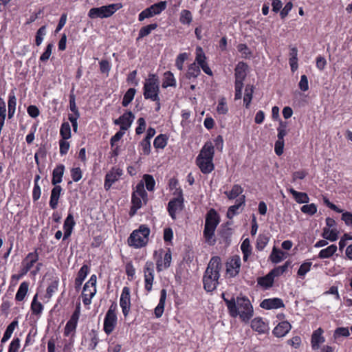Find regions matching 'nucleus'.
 <instances>
[{"instance_id": "f257e3e1", "label": "nucleus", "mask_w": 352, "mask_h": 352, "mask_svg": "<svg viewBox=\"0 0 352 352\" xmlns=\"http://www.w3.org/2000/svg\"><path fill=\"white\" fill-rule=\"evenodd\" d=\"M225 302L230 315L236 318L239 316L245 322L253 316V307L247 297H237L236 299L232 297L231 299H225Z\"/></svg>"}, {"instance_id": "f03ea898", "label": "nucleus", "mask_w": 352, "mask_h": 352, "mask_svg": "<svg viewBox=\"0 0 352 352\" xmlns=\"http://www.w3.org/2000/svg\"><path fill=\"white\" fill-rule=\"evenodd\" d=\"M221 267L219 256H215L210 258L203 276L204 288L207 292H213L218 286Z\"/></svg>"}, {"instance_id": "7ed1b4c3", "label": "nucleus", "mask_w": 352, "mask_h": 352, "mask_svg": "<svg viewBox=\"0 0 352 352\" xmlns=\"http://www.w3.org/2000/svg\"><path fill=\"white\" fill-rule=\"evenodd\" d=\"M214 154V146L211 142H207L201 148L196 158V164L204 174L210 173L214 168L212 162Z\"/></svg>"}, {"instance_id": "20e7f679", "label": "nucleus", "mask_w": 352, "mask_h": 352, "mask_svg": "<svg viewBox=\"0 0 352 352\" xmlns=\"http://www.w3.org/2000/svg\"><path fill=\"white\" fill-rule=\"evenodd\" d=\"M219 223V217L214 209H210L206 214L204 230V237L206 242L210 245L216 243L214 232Z\"/></svg>"}, {"instance_id": "39448f33", "label": "nucleus", "mask_w": 352, "mask_h": 352, "mask_svg": "<svg viewBox=\"0 0 352 352\" xmlns=\"http://www.w3.org/2000/svg\"><path fill=\"white\" fill-rule=\"evenodd\" d=\"M150 229L146 225H141L138 229L135 230L128 238V244L135 248H140L145 246L148 241Z\"/></svg>"}, {"instance_id": "423d86ee", "label": "nucleus", "mask_w": 352, "mask_h": 352, "mask_svg": "<svg viewBox=\"0 0 352 352\" xmlns=\"http://www.w3.org/2000/svg\"><path fill=\"white\" fill-rule=\"evenodd\" d=\"M147 192L144 189L143 181H140L135 186L134 191L131 196V207L130 209L129 214L131 217L134 216L138 210L142 206V201L146 204L147 201Z\"/></svg>"}, {"instance_id": "0eeeda50", "label": "nucleus", "mask_w": 352, "mask_h": 352, "mask_svg": "<svg viewBox=\"0 0 352 352\" xmlns=\"http://www.w3.org/2000/svg\"><path fill=\"white\" fill-rule=\"evenodd\" d=\"M159 80L155 74H149L148 79L144 85V97L154 102L160 101Z\"/></svg>"}, {"instance_id": "6e6552de", "label": "nucleus", "mask_w": 352, "mask_h": 352, "mask_svg": "<svg viewBox=\"0 0 352 352\" xmlns=\"http://www.w3.org/2000/svg\"><path fill=\"white\" fill-rule=\"evenodd\" d=\"M122 7L121 3H112L99 8H93L89 10L88 16L91 19L110 17Z\"/></svg>"}, {"instance_id": "1a4fd4ad", "label": "nucleus", "mask_w": 352, "mask_h": 352, "mask_svg": "<svg viewBox=\"0 0 352 352\" xmlns=\"http://www.w3.org/2000/svg\"><path fill=\"white\" fill-rule=\"evenodd\" d=\"M157 254H159V257L156 260V268L157 271L160 272L170 266L172 254L170 248H167L166 251L160 249L158 251L154 252V256H156Z\"/></svg>"}, {"instance_id": "9d476101", "label": "nucleus", "mask_w": 352, "mask_h": 352, "mask_svg": "<svg viewBox=\"0 0 352 352\" xmlns=\"http://www.w3.org/2000/svg\"><path fill=\"white\" fill-rule=\"evenodd\" d=\"M177 195V197L171 199L168 204V212L170 216L175 219L176 218V212L178 210H182L184 207V197L183 192L181 188L177 189L174 192Z\"/></svg>"}, {"instance_id": "9b49d317", "label": "nucleus", "mask_w": 352, "mask_h": 352, "mask_svg": "<svg viewBox=\"0 0 352 352\" xmlns=\"http://www.w3.org/2000/svg\"><path fill=\"white\" fill-rule=\"evenodd\" d=\"M80 315V305L78 304L72 315L71 316L69 320L67 321L65 329H64V336L74 337L76 333V329L77 327L78 322Z\"/></svg>"}, {"instance_id": "f8f14e48", "label": "nucleus", "mask_w": 352, "mask_h": 352, "mask_svg": "<svg viewBox=\"0 0 352 352\" xmlns=\"http://www.w3.org/2000/svg\"><path fill=\"white\" fill-rule=\"evenodd\" d=\"M38 258L39 255L36 249L34 252L28 253L21 262L20 276L25 275L32 268L34 265L37 263Z\"/></svg>"}, {"instance_id": "ddd939ff", "label": "nucleus", "mask_w": 352, "mask_h": 352, "mask_svg": "<svg viewBox=\"0 0 352 352\" xmlns=\"http://www.w3.org/2000/svg\"><path fill=\"white\" fill-rule=\"evenodd\" d=\"M154 263L151 261H147L144 266V288L148 292L152 290L154 281Z\"/></svg>"}, {"instance_id": "4468645a", "label": "nucleus", "mask_w": 352, "mask_h": 352, "mask_svg": "<svg viewBox=\"0 0 352 352\" xmlns=\"http://www.w3.org/2000/svg\"><path fill=\"white\" fill-rule=\"evenodd\" d=\"M123 175V170L118 166H113L106 174L104 178V188L106 190H109L111 186Z\"/></svg>"}, {"instance_id": "2eb2a0df", "label": "nucleus", "mask_w": 352, "mask_h": 352, "mask_svg": "<svg viewBox=\"0 0 352 352\" xmlns=\"http://www.w3.org/2000/svg\"><path fill=\"white\" fill-rule=\"evenodd\" d=\"M135 119L134 114L131 111H126L118 119L113 120L116 125H119L120 130L126 131L131 126Z\"/></svg>"}, {"instance_id": "dca6fc26", "label": "nucleus", "mask_w": 352, "mask_h": 352, "mask_svg": "<svg viewBox=\"0 0 352 352\" xmlns=\"http://www.w3.org/2000/svg\"><path fill=\"white\" fill-rule=\"evenodd\" d=\"M120 305L124 316L126 318L131 309V298H130V289L128 287H124L122 289V294L120 299Z\"/></svg>"}, {"instance_id": "f3484780", "label": "nucleus", "mask_w": 352, "mask_h": 352, "mask_svg": "<svg viewBox=\"0 0 352 352\" xmlns=\"http://www.w3.org/2000/svg\"><path fill=\"white\" fill-rule=\"evenodd\" d=\"M96 292V286H92L87 283L84 285L82 292V302L85 306L89 305L91 303V300L95 296Z\"/></svg>"}, {"instance_id": "a211bd4d", "label": "nucleus", "mask_w": 352, "mask_h": 352, "mask_svg": "<svg viewBox=\"0 0 352 352\" xmlns=\"http://www.w3.org/2000/svg\"><path fill=\"white\" fill-rule=\"evenodd\" d=\"M240 267L241 259L239 256H234L226 263L227 274L231 277H234L239 274Z\"/></svg>"}, {"instance_id": "6ab92c4d", "label": "nucleus", "mask_w": 352, "mask_h": 352, "mask_svg": "<svg viewBox=\"0 0 352 352\" xmlns=\"http://www.w3.org/2000/svg\"><path fill=\"white\" fill-rule=\"evenodd\" d=\"M248 66L247 63L244 62H239L234 69V76H235V83L234 84H243V80H245L247 75V69Z\"/></svg>"}, {"instance_id": "aec40b11", "label": "nucleus", "mask_w": 352, "mask_h": 352, "mask_svg": "<svg viewBox=\"0 0 352 352\" xmlns=\"http://www.w3.org/2000/svg\"><path fill=\"white\" fill-rule=\"evenodd\" d=\"M260 306L261 308L270 310L284 307L285 305L282 299L279 298H267L263 300Z\"/></svg>"}, {"instance_id": "412c9836", "label": "nucleus", "mask_w": 352, "mask_h": 352, "mask_svg": "<svg viewBox=\"0 0 352 352\" xmlns=\"http://www.w3.org/2000/svg\"><path fill=\"white\" fill-rule=\"evenodd\" d=\"M323 332L322 329L320 327L313 332L311 338V345L313 350L319 349L320 345L325 342V338L322 336Z\"/></svg>"}, {"instance_id": "4be33fe9", "label": "nucleus", "mask_w": 352, "mask_h": 352, "mask_svg": "<svg viewBox=\"0 0 352 352\" xmlns=\"http://www.w3.org/2000/svg\"><path fill=\"white\" fill-rule=\"evenodd\" d=\"M89 267L87 265H83L78 272L77 276L74 280V287L76 292L80 289L82 284L89 273Z\"/></svg>"}, {"instance_id": "5701e85b", "label": "nucleus", "mask_w": 352, "mask_h": 352, "mask_svg": "<svg viewBox=\"0 0 352 352\" xmlns=\"http://www.w3.org/2000/svg\"><path fill=\"white\" fill-rule=\"evenodd\" d=\"M292 325L287 321L279 322L274 329L272 333L277 338H282L286 336L291 330Z\"/></svg>"}, {"instance_id": "b1692460", "label": "nucleus", "mask_w": 352, "mask_h": 352, "mask_svg": "<svg viewBox=\"0 0 352 352\" xmlns=\"http://www.w3.org/2000/svg\"><path fill=\"white\" fill-rule=\"evenodd\" d=\"M62 190L63 188L60 186H54L52 189L49 202L51 208L56 209L57 208Z\"/></svg>"}, {"instance_id": "393cba45", "label": "nucleus", "mask_w": 352, "mask_h": 352, "mask_svg": "<svg viewBox=\"0 0 352 352\" xmlns=\"http://www.w3.org/2000/svg\"><path fill=\"white\" fill-rule=\"evenodd\" d=\"M117 324V316L105 315L103 330L107 334H111Z\"/></svg>"}, {"instance_id": "a878e982", "label": "nucleus", "mask_w": 352, "mask_h": 352, "mask_svg": "<svg viewBox=\"0 0 352 352\" xmlns=\"http://www.w3.org/2000/svg\"><path fill=\"white\" fill-rule=\"evenodd\" d=\"M64 171L65 166L63 164L57 165L53 170L52 184L54 186H58V184L62 182Z\"/></svg>"}, {"instance_id": "bb28decb", "label": "nucleus", "mask_w": 352, "mask_h": 352, "mask_svg": "<svg viewBox=\"0 0 352 352\" xmlns=\"http://www.w3.org/2000/svg\"><path fill=\"white\" fill-rule=\"evenodd\" d=\"M245 195L241 196L236 201V204L233 206H231L228 208V212H227V217L228 219H232L234 216H235L236 214H238V210L239 208L242 206L245 205Z\"/></svg>"}, {"instance_id": "cd10ccee", "label": "nucleus", "mask_w": 352, "mask_h": 352, "mask_svg": "<svg viewBox=\"0 0 352 352\" xmlns=\"http://www.w3.org/2000/svg\"><path fill=\"white\" fill-rule=\"evenodd\" d=\"M201 74V70L199 66L196 65L195 63L190 64L188 70L185 74V77L186 79L194 82L195 80Z\"/></svg>"}, {"instance_id": "c85d7f7f", "label": "nucleus", "mask_w": 352, "mask_h": 352, "mask_svg": "<svg viewBox=\"0 0 352 352\" xmlns=\"http://www.w3.org/2000/svg\"><path fill=\"white\" fill-rule=\"evenodd\" d=\"M166 299V290L162 289L160 292V298L157 306L155 308L154 313L156 318H160L164 310L165 302Z\"/></svg>"}, {"instance_id": "c756f323", "label": "nucleus", "mask_w": 352, "mask_h": 352, "mask_svg": "<svg viewBox=\"0 0 352 352\" xmlns=\"http://www.w3.org/2000/svg\"><path fill=\"white\" fill-rule=\"evenodd\" d=\"M287 190L293 195L295 201L298 204H307L309 201V196L306 192H298L293 188H287Z\"/></svg>"}, {"instance_id": "7c9ffc66", "label": "nucleus", "mask_w": 352, "mask_h": 352, "mask_svg": "<svg viewBox=\"0 0 352 352\" xmlns=\"http://www.w3.org/2000/svg\"><path fill=\"white\" fill-rule=\"evenodd\" d=\"M162 87L164 89L168 87H176V79L171 72L168 71L164 74Z\"/></svg>"}, {"instance_id": "2f4dec72", "label": "nucleus", "mask_w": 352, "mask_h": 352, "mask_svg": "<svg viewBox=\"0 0 352 352\" xmlns=\"http://www.w3.org/2000/svg\"><path fill=\"white\" fill-rule=\"evenodd\" d=\"M274 276L270 272L266 276L263 277L258 278V284L265 289L270 288L272 287L274 281Z\"/></svg>"}, {"instance_id": "473e14b6", "label": "nucleus", "mask_w": 352, "mask_h": 352, "mask_svg": "<svg viewBox=\"0 0 352 352\" xmlns=\"http://www.w3.org/2000/svg\"><path fill=\"white\" fill-rule=\"evenodd\" d=\"M18 326V321L16 320H13L6 328L4 332L3 336L1 340V344L7 342L12 336L13 331L15 328Z\"/></svg>"}, {"instance_id": "72a5a7b5", "label": "nucleus", "mask_w": 352, "mask_h": 352, "mask_svg": "<svg viewBox=\"0 0 352 352\" xmlns=\"http://www.w3.org/2000/svg\"><path fill=\"white\" fill-rule=\"evenodd\" d=\"M241 250L243 253V258L244 261H247L249 256L252 254V246L249 239H245L241 245Z\"/></svg>"}, {"instance_id": "f704fd0d", "label": "nucleus", "mask_w": 352, "mask_h": 352, "mask_svg": "<svg viewBox=\"0 0 352 352\" xmlns=\"http://www.w3.org/2000/svg\"><path fill=\"white\" fill-rule=\"evenodd\" d=\"M37 298L38 294H36L34 295L31 303V311L32 314L39 316L43 312V305L37 300Z\"/></svg>"}, {"instance_id": "c9c22d12", "label": "nucleus", "mask_w": 352, "mask_h": 352, "mask_svg": "<svg viewBox=\"0 0 352 352\" xmlns=\"http://www.w3.org/2000/svg\"><path fill=\"white\" fill-rule=\"evenodd\" d=\"M157 24L156 23H151L146 26H143L140 28L138 34V36L137 38V41L142 39V38L148 36L151 34V32L155 30L157 28Z\"/></svg>"}, {"instance_id": "e433bc0d", "label": "nucleus", "mask_w": 352, "mask_h": 352, "mask_svg": "<svg viewBox=\"0 0 352 352\" xmlns=\"http://www.w3.org/2000/svg\"><path fill=\"white\" fill-rule=\"evenodd\" d=\"M251 327L258 333H264L266 330V324L261 318H255L251 322Z\"/></svg>"}, {"instance_id": "4c0bfd02", "label": "nucleus", "mask_w": 352, "mask_h": 352, "mask_svg": "<svg viewBox=\"0 0 352 352\" xmlns=\"http://www.w3.org/2000/svg\"><path fill=\"white\" fill-rule=\"evenodd\" d=\"M336 251L337 246L332 244L328 246L327 248L321 250L318 254V258L321 259L330 258L335 254Z\"/></svg>"}, {"instance_id": "58836bf2", "label": "nucleus", "mask_w": 352, "mask_h": 352, "mask_svg": "<svg viewBox=\"0 0 352 352\" xmlns=\"http://www.w3.org/2000/svg\"><path fill=\"white\" fill-rule=\"evenodd\" d=\"M338 231L337 230V229L334 228L330 230L329 228H323L322 236L327 240H329L330 241H335L338 238Z\"/></svg>"}, {"instance_id": "ea45409f", "label": "nucleus", "mask_w": 352, "mask_h": 352, "mask_svg": "<svg viewBox=\"0 0 352 352\" xmlns=\"http://www.w3.org/2000/svg\"><path fill=\"white\" fill-rule=\"evenodd\" d=\"M28 283L23 282L21 283L15 296L16 300L22 301L25 298L28 291Z\"/></svg>"}, {"instance_id": "a19ab883", "label": "nucleus", "mask_w": 352, "mask_h": 352, "mask_svg": "<svg viewBox=\"0 0 352 352\" xmlns=\"http://www.w3.org/2000/svg\"><path fill=\"white\" fill-rule=\"evenodd\" d=\"M59 285V279L56 277L54 280L51 281L49 286L46 289L45 298H51L55 292H57L58 287Z\"/></svg>"}, {"instance_id": "79ce46f5", "label": "nucleus", "mask_w": 352, "mask_h": 352, "mask_svg": "<svg viewBox=\"0 0 352 352\" xmlns=\"http://www.w3.org/2000/svg\"><path fill=\"white\" fill-rule=\"evenodd\" d=\"M135 94L136 89L135 88H129L124 95L122 101V106L126 107L133 100Z\"/></svg>"}, {"instance_id": "37998d69", "label": "nucleus", "mask_w": 352, "mask_h": 352, "mask_svg": "<svg viewBox=\"0 0 352 352\" xmlns=\"http://www.w3.org/2000/svg\"><path fill=\"white\" fill-rule=\"evenodd\" d=\"M243 192V188L239 184H234L230 191H226L224 193L229 199H234L239 197Z\"/></svg>"}, {"instance_id": "c03bdc74", "label": "nucleus", "mask_w": 352, "mask_h": 352, "mask_svg": "<svg viewBox=\"0 0 352 352\" xmlns=\"http://www.w3.org/2000/svg\"><path fill=\"white\" fill-rule=\"evenodd\" d=\"M254 92V87L252 85H247L245 89V96L243 98V102L245 107L248 109L252 99Z\"/></svg>"}, {"instance_id": "a18cd8bd", "label": "nucleus", "mask_w": 352, "mask_h": 352, "mask_svg": "<svg viewBox=\"0 0 352 352\" xmlns=\"http://www.w3.org/2000/svg\"><path fill=\"white\" fill-rule=\"evenodd\" d=\"M166 1H160L148 7L153 16L160 14L166 8Z\"/></svg>"}, {"instance_id": "49530a36", "label": "nucleus", "mask_w": 352, "mask_h": 352, "mask_svg": "<svg viewBox=\"0 0 352 352\" xmlns=\"http://www.w3.org/2000/svg\"><path fill=\"white\" fill-rule=\"evenodd\" d=\"M167 137L164 134L157 135L153 142V146L155 148H164L167 144Z\"/></svg>"}, {"instance_id": "de8ad7c7", "label": "nucleus", "mask_w": 352, "mask_h": 352, "mask_svg": "<svg viewBox=\"0 0 352 352\" xmlns=\"http://www.w3.org/2000/svg\"><path fill=\"white\" fill-rule=\"evenodd\" d=\"M89 336H90V340L88 345V349L89 350H94L98 342H99V338L98 336V333L96 330L92 329L89 333Z\"/></svg>"}, {"instance_id": "09e8293b", "label": "nucleus", "mask_w": 352, "mask_h": 352, "mask_svg": "<svg viewBox=\"0 0 352 352\" xmlns=\"http://www.w3.org/2000/svg\"><path fill=\"white\" fill-rule=\"evenodd\" d=\"M285 252L280 250L276 249L275 247L273 248L270 255L271 261L274 263H278L284 259Z\"/></svg>"}, {"instance_id": "8fccbe9b", "label": "nucleus", "mask_w": 352, "mask_h": 352, "mask_svg": "<svg viewBox=\"0 0 352 352\" xmlns=\"http://www.w3.org/2000/svg\"><path fill=\"white\" fill-rule=\"evenodd\" d=\"M192 21V16L190 11L183 10L180 13L179 21L184 25H190Z\"/></svg>"}, {"instance_id": "3c124183", "label": "nucleus", "mask_w": 352, "mask_h": 352, "mask_svg": "<svg viewBox=\"0 0 352 352\" xmlns=\"http://www.w3.org/2000/svg\"><path fill=\"white\" fill-rule=\"evenodd\" d=\"M60 135L62 139L68 140L71 138V127L67 122H63L60 129Z\"/></svg>"}, {"instance_id": "603ef678", "label": "nucleus", "mask_w": 352, "mask_h": 352, "mask_svg": "<svg viewBox=\"0 0 352 352\" xmlns=\"http://www.w3.org/2000/svg\"><path fill=\"white\" fill-rule=\"evenodd\" d=\"M269 242V237L265 235L260 234L256 239V248L258 251H262Z\"/></svg>"}, {"instance_id": "864d4df0", "label": "nucleus", "mask_w": 352, "mask_h": 352, "mask_svg": "<svg viewBox=\"0 0 352 352\" xmlns=\"http://www.w3.org/2000/svg\"><path fill=\"white\" fill-rule=\"evenodd\" d=\"M143 179L145 182V186L148 191H153L155 188V182L153 177L148 174H145L143 176Z\"/></svg>"}, {"instance_id": "5fc2aeb1", "label": "nucleus", "mask_w": 352, "mask_h": 352, "mask_svg": "<svg viewBox=\"0 0 352 352\" xmlns=\"http://www.w3.org/2000/svg\"><path fill=\"white\" fill-rule=\"evenodd\" d=\"M46 35V25L41 26L36 33L35 43L36 46H39L43 41L44 36Z\"/></svg>"}, {"instance_id": "6e6d98bb", "label": "nucleus", "mask_w": 352, "mask_h": 352, "mask_svg": "<svg viewBox=\"0 0 352 352\" xmlns=\"http://www.w3.org/2000/svg\"><path fill=\"white\" fill-rule=\"evenodd\" d=\"M206 55L201 47H197L196 48V58L195 60L197 63V65L200 66L206 63Z\"/></svg>"}, {"instance_id": "4d7b16f0", "label": "nucleus", "mask_w": 352, "mask_h": 352, "mask_svg": "<svg viewBox=\"0 0 352 352\" xmlns=\"http://www.w3.org/2000/svg\"><path fill=\"white\" fill-rule=\"evenodd\" d=\"M312 263L310 261H306L302 263L298 270L297 274L300 277H304L305 275L310 271Z\"/></svg>"}, {"instance_id": "13d9d810", "label": "nucleus", "mask_w": 352, "mask_h": 352, "mask_svg": "<svg viewBox=\"0 0 352 352\" xmlns=\"http://www.w3.org/2000/svg\"><path fill=\"white\" fill-rule=\"evenodd\" d=\"M188 58V54L186 52L179 54L175 60V66L182 71L184 67V63Z\"/></svg>"}, {"instance_id": "bf43d9fd", "label": "nucleus", "mask_w": 352, "mask_h": 352, "mask_svg": "<svg viewBox=\"0 0 352 352\" xmlns=\"http://www.w3.org/2000/svg\"><path fill=\"white\" fill-rule=\"evenodd\" d=\"M289 264L290 263L287 261L284 263V265L275 267L270 272L272 273L274 277L279 276L287 271Z\"/></svg>"}, {"instance_id": "052dcab7", "label": "nucleus", "mask_w": 352, "mask_h": 352, "mask_svg": "<svg viewBox=\"0 0 352 352\" xmlns=\"http://www.w3.org/2000/svg\"><path fill=\"white\" fill-rule=\"evenodd\" d=\"M54 47V45L52 43L47 44L45 52L40 56V61L45 63L47 61L52 54V49Z\"/></svg>"}, {"instance_id": "680f3d73", "label": "nucleus", "mask_w": 352, "mask_h": 352, "mask_svg": "<svg viewBox=\"0 0 352 352\" xmlns=\"http://www.w3.org/2000/svg\"><path fill=\"white\" fill-rule=\"evenodd\" d=\"M301 211L309 215H314L317 212V206L315 204L304 205L301 207Z\"/></svg>"}, {"instance_id": "e2e57ef3", "label": "nucleus", "mask_w": 352, "mask_h": 352, "mask_svg": "<svg viewBox=\"0 0 352 352\" xmlns=\"http://www.w3.org/2000/svg\"><path fill=\"white\" fill-rule=\"evenodd\" d=\"M76 223L74 219L73 214L72 213H69L67 218L65 219L63 224V229L66 230H72L74 229V227L75 226Z\"/></svg>"}, {"instance_id": "0e129e2a", "label": "nucleus", "mask_w": 352, "mask_h": 352, "mask_svg": "<svg viewBox=\"0 0 352 352\" xmlns=\"http://www.w3.org/2000/svg\"><path fill=\"white\" fill-rule=\"evenodd\" d=\"M217 111L219 114L223 115L226 114L228 113V108L227 107L226 101L224 98H222L219 100Z\"/></svg>"}, {"instance_id": "69168bd1", "label": "nucleus", "mask_w": 352, "mask_h": 352, "mask_svg": "<svg viewBox=\"0 0 352 352\" xmlns=\"http://www.w3.org/2000/svg\"><path fill=\"white\" fill-rule=\"evenodd\" d=\"M60 146V155H65L67 153L69 148V143L66 140L61 139L59 140Z\"/></svg>"}, {"instance_id": "338daca9", "label": "nucleus", "mask_w": 352, "mask_h": 352, "mask_svg": "<svg viewBox=\"0 0 352 352\" xmlns=\"http://www.w3.org/2000/svg\"><path fill=\"white\" fill-rule=\"evenodd\" d=\"M21 340L19 338H14L10 342L8 352H17L20 348Z\"/></svg>"}, {"instance_id": "774afa93", "label": "nucleus", "mask_w": 352, "mask_h": 352, "mask_svg": "<svg viewBox=\"0 0 352 352\" xmlns=\"http://www.w3.org/2000/svg\"><path fill=\"white\" fill-rule=\"evenodd\" d=\"M71 177L74 182H77L82 178V171L79 167L71 169Z\"/></svg>"}]
</instances>
